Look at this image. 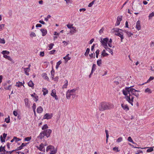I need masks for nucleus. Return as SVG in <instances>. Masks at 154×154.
<instances>
[{"label": "nucleus", "instance_id": "9d476101", "mask_svg": "<svg viewBox=\"0 0 154 154\" xmlns=\"http://www.w3.org/2000/svg\"><path fill=\"white\" fill-rule=\"evenodd\" d=\"M122 20V16H119L117 18V21L115 24L116 26H118L120 24L121 21Z\"/></svg>", "mask_w": 154, "mask_h": 154}, {"label": "nucleus", "instance_id": "de8ad7c7", "mask_svg": "<svg viewBox=\"0 0 154 154\" xmlns=\"http://www.w3.org/2000/svg\"><path fill=\"white\" fill-rule=\"evenodd\" d=\"M5 26V24H1L0 25V31H1L2 30L3 28H4Z\"/></svg>", "mask_w": 154, "mask_h": 154}, {"label": "nucleus", "instance_id": "79ce46f5", "mask_svg": "<svg viewBox=\"0 0 154 154\" xmlns=\"http://www.w3.org/2000/svg\"><path fill=\"white\" fill-rule=\"evenodd\" d=\"M96 65L95 64H94L93 65V66H92L91 70H92V71H94L96 69Z\"/></svg>", "mask_w": 154, "mask_h": 154}, {"label": "nucleus", "instance_id": "052dcab7", "mask_svg": "<svg viewBox=\"0 0 154 154\" xmlns=\"http://www.w3.org/2000/svg\"><path fill=\"white\" fill-rule=\"evenodd\" d=\"M143 151L141 150H139L137 151V152H136L135 154H139L140 153H142Z\"/></svg>", "mask_w": 154, "mask_h": 154}, {"label": "nucleus", "instance_id": "412c9836", "mask_svg": "<svg viewBox=\"0 0 154 154\" xmlns=\"http://www.w3.org/2000/svg\"><path fill=\"white\" fill-rule=\"evenodd\" d=\"M69 54H68L66 56L63 57V59L65 60L66 62L71 59V57H69Z\"/></svg>", "mask_w": 154, "mask_h": 154}, {"label": "nucleus", "instance_id": "2eb2a0df", "mask_svg": "<svg viewBox=\"0 0 154 154\" xmlns=\"http://www.w3.org/2000/svg\"><path fill=\"white\" fill-rule=\"evenodd\" d=\"M24 70L25 74L27 75H29V72L30 71V69L29 68H24Z\"/></svg>", "mask_w": 154, "mask_h": 154}, {"label": "nucleus", "instance_id": "393cba45", "mask_svg": "<svg viewBox=\"0 0 154 154\" xmlns=\"http://www.w3.org/2000/svg\"><path fill=\"white\" fill-rule=\"evenodd\" d=\"M65 84L63 85L62 88H67L68 85V82L67 80H66L64 82Z\"/></svg>", "mask_w": 154, "mask_h": 154}, {"label": "nucleus", "instance_id": "423d86ee", "mask_svg": "<svg viewBox=\"0 0 154 154\" xmlns=\"http://www.w3.org/2000/svg\"><path fill=\"white\" fill-rule=\"evenodd\" d=\"M46 146V144L45 145L44 143H42L39 145V146H36V147L40 151L45 152V149L44 147L45 146Z\"/></svg>", "mask_w": 154, "mask_h": 154}, {"label": "nucleus", "instance_id": "7ed1b4c3", "mask_svg": "<svg viewBox=\"0 0 154 154\" xmlns=\"http://www.w3.org/2000/svg\"><path fill=\"white\" fill-rule=\"evenodd\" d=\"M76 90L73 89L71 90H68L66 92V97L67 99H69L71 97L74 98L75 97V93Z\"/></svg>", "mask_w": 154, "mask_h": 154}, {"label": "nucleus", "instance_id": "f704fd0d", "mask_svg": "<svg viewBox=\"0 0 154 154\" xmlns=\"http://www.w3.org/2000/svg\"><path fill=\"white\" fill-rule=\"evenodd\" d=\"M154 147V146L152 147H149V149H148L147 151L146 152H151L153 150V148Z\"/></svg>", "mask_w": 154, "mask_h": 154}, {"label": "nucleus", "instance_id": "0eeeda50", "mask_svg": "<svg viewBox=\"0 0 154 154\" xmlns=\"http://www.w3.org/2000/svg\"><path fill=\"white\" fill-rule=\"evenodd\" d=\"M45 136L47 137H49L52 131L51 129H47L43 131Z\"/></svg>", "mask_w": 154, "mask_h": 154}, {"label": "nucleus", "instance_id": "b1692460", "mask_svg": "<svg viewBox=\"0 0 154 154\" xmlns=\"http://www.w3.org/2000/svg\"><path fill=\"white\" fill-rule=\"evenodd\" d=\"M42 91L43 92V95H45L48 93V91L46 88H43Z\"/></svg>", "mask_w": 154, "mask_h": 154}, {"label": "nucleus", "instance_id": "e2e57ef3", "mask_svg": "<svg viewBox=\"0 0 154 154\" xmlns=\"http://www.w3.org/2000/svg\"><path fill=\"white\" fill-rule=\"evenodd\" d=\"M14 151H15V150H13L11 151H7L6 152L8 154H11Z\"/></svg>", "mask_w": 154, "mask_h": 154}, {"label": "nucleus", "instance_id": "a18cd8bd", "mask_svg": "<svg viewBox=\"0 0 154 154\" xmlns=\"http://www.w3.org/2000/svg\"><path fill=\"white\" fill-rule=\"evenodd\" d=\"M73 24H68L66 25L67 27L69 29L72 28V27Z\"/></svg>", "mask_w": 154, "mask_h": 154}, {"label": "nucleus", "instance_id": "5fc2aeb1", "mask_svg": "<svg viewBox=\"0 0 154 154\" xmlns=\"http://www.w3.org/2000/svg\"><path fill=\"white\" fill-rule=\"evenodd\" d=\"M36 107V105L35 103H34L33 104L32 106V109H33V110H35Z\"/></svg>", "mask_w": 154, "mask_h": 154}, {"label": "nucleus", "instance_id": "3c124183", "mask_svg": "<svg viewBox=\"0 0 154 154\" xmlns=\"http://www.w3.org/2000/svg\"><path fill=\"white\" fill-rule=\"evenodd\" d=\"M23 147L21 145H20V146L18 147L15 150H20L23 149Z\"/></svg>", "mask_w": 154, "mask_h": 154}, {"label": "nucleus", "instance_id": "58836bf2", "mask_svg": "<svg viewBox=\"0 0 154 154\" xmlns=\"http://www.w3.org/2000/svg\"><path fill=\"white\" fill-rule=\"evenodd\" d=\"M5 147H3L2 146L0 147V152H5Z\"/></svg>", "mask_w": 154, "mask_h": 154}, {"label": "nucleus", "instance_id": "680f3d73", "mask_svg": "<svg viewBox=\"0 0 154 154\" xmlns=\"http://www.w3.org/2000/svg\"><path fill=\"white\" fill-rule=\"evenodd\" d=\"M89 56L91 58H92L94 57V58L95 57H94V53H91L89 54Z\"/></svg>", "mask_w": 154, "mask_h": 154}, {"label": "nucleus", "instance_id": "37998d69", "mask_svg": "<svg viewBox=\"0 0 154 154\" xmlns=\"http://www.w3.org/2000/svg\"><path fill=\"white\" fill-rule=\"evenodd\" d=\"M122 137H120L117 140L116 142L117 143H119L122 141Z\"/></svg>", "mask_w": 154, "mask_h": 154}, {"label": "nucleus", "instance_id": "f03ea898", "mask_svg": "<svg viewBox=\"0 0 154 154\" xmlns=\"http://www.w3.org/2000/svg\"><path fill=\"white\" fill-rule=\"evenodd\" d=\"M114 107V105L110 103L106 102L101 103L98 107L100 111H103L106 110L110 109Z\"/></svg>", "mask_w": 154, "mask_h": 154}, {"label": "nucleus", "instance_id": "72a5a7b5", "mask_svg": "<svg viewBox=\"0 0 154 154\" xmlns=\"http://www.w3.org/2000/svg\"><path fill=\"white\" fill-rule=\"evenodd\" d=\"M128 141L131 143L133 144H134V142L133 141V140L132 139V138L131 137H129L128 138Z\"/></svg>", "mask_w": 154, "mask_h": 154}, {"label": "nucleus", "instance_id": "4c0bfd02", "mask_svg": "<svg viewBox=\"0 0 154 154\" xmlns=\"http://www.w3.org/2000/svg\"><path fill=\"white\" fill-rule=\"evenodd\" d=\"M5 122L7 123H9L10 122V119L9 116H8L7 118L5 119Z\"/></svg>", "mask_w": 154, "mask_h": 154}, {"label": "nucleus", "instance_id": "09e8293b", "mask_svg": "<svg viewBox=\"0 0 154 154\" xmlns=\"http://www.w3.org/2000/svg\"><path fill=\"white\" fill-rule=\"evenodd\" d=\"M48 128V127L46 124L44 125L42 128V130H45Z\"/></svg>", "mask_w": 154, "mask_h": 154}, {"label": "nucleus", "instance_id": "f3484780", "mask_svg": "<svg viewBox=\"0 0 154 154\" xmlns=\"http://www.w3.org/2000/svg\"><path fill=\"white\" fill-rule=\"evenodd\" d=\"M104 48L106 50L109 51L112 55H113V50L112 49L108 48V46L105 47Z\"/></svg>", "mask_w": 154, "mask_h": 154}, {"label": "nucleus", "instance_id": "bb28decb", "mask_svg": "<svg viewBox=\"0 0 154 154\" xmlns=\"http://www.w3.org/2000/svg\"><path fill=\"white\" fill-rule=\"evenodd\" d=\"M45 136V134L43 132V131L42 132L40 133V134H39V137H40V139H42Z\"/></svg>", "mask_w": 154, "mask_h": 154}, {"label": "nucleus", "instance_id": "6ab92c4d", "mask_svg": "<svg viewBox=\"0 0 154 154\" xmlns=\"http://www.w3.org/2000/svg\"><path fill=\"white\" fill-rule=\"evenodd\" d=\"M43 111V109L42 107L39 106L38 107L37 109V112L38 113H41Z\"/></svg>", "mask_w": 154, "mask_h": 154}, {"label": "nucleus", "instance_id": "20e7f679", "mask_svg": "<svg viewBox=\"0 0 154 154\" xmlns=\"http://www.w3.org/2000/svg\"><path fill=\"white\" fill-rule=\"evenodd\" d=\"M46 150L47 152L50 151V154H55L57 152V150L55 149L54 147L52 145L48 146Z\"/></svg>", "mask_w": 154, "mask_h": 154}, {"label": "nucleus", "instance_id": "9b49d317", "mask_svg": "<svg viewBox=\"0 0 154 154\" xmlns=\"http://www.w3.org/2000/svg\"><path fill=\"white\" fill-rule=\"evenodd\" d=\"M53 116L52 114L46 113L44 116V119H51Z\"/></svg>", "mask_w": 154, "mask_h": 154}, {"label": "nucleus", "instance_id": "49530a36", "mask_svg": "<svg viewBox=\"0 0 154 154\" xmlns=\"http://www.w3.org/2000/svg\"><path fill=\"white\" fill-rule=\"evenodd\" d=\"M30 36L32 37H35L36 36V35L35 32H32L30 34Z\"/></svg>", "mask_w": 154, "mask_h": 154}, {"label": "nucleus", "instance_id": "bf43d9fd", "mask_svg": "<svg viewBox=\"0 0 154 154\" xmlns=\"http://www.w3.org/2000/svg\"><path fill=\"white\" fill-rule=\"evenodd\" d=\"M113 150L114 151H116V152H119V150L118 149V148L117 147H114L113 149Z\"/></svg>", "mask_w": 154, "mask_h": 154}, {"label": "nucleus", "instance_id": "69168bd1", "mask_svg": "<svg viewBox=\"0 0 154 154\" xmlns=\"http://www.w3.org/2000/svg\"><path fill=\"white\" fill-rule=\"evenodd\" d=\"M28 143H22V144L21 145L22 147H23L26 146Z\"/></svg>", "mask_w": 154, "mask_h": 154}, {"label": "nucleus", "instance_id": "aec40b11", "mask_svg": "<svg viewBox=\"0 0 154 154\" xmlns=\"http://www.w3.org/2000/svg\"><path fill=\"white\" fill-rule=\"evenodd\" d=\"M112 30H113L114 32H115L116 33H118V32H119L120 31H122V32L123 31V30H122V29H119V28H113Z\"/></svg>", "mask_w": 154, "mask_h": 154}, {"label": "nucleus", "instance_id": "774afa93", "mask_svg": "<svg viewBox=\"0 0 154 154\" xmlns=\"http://www.w3.org/2000/svg\"><path fill=\"white\" fill-rule=\"evenodd\" d=\"M13 114L15 116H17V111H14L13 112Z\"/></svg>", "mask_w": 154, "mask_h": 154}, {"label": "nucleus", "instance_id": "13d9d810", "mask_svg": "<svg viewBox=\"0 0 154 154\" xmlns=\"http://www.w3.org/2000/svg\"><path fill=\"white\" fill-rule=\"evenodd\" d=\"M55 51H56V50H52L51 51H50L49 52V54H54V53L55 52Z\"/></svg>", "mask_w": 154, "mask_h": 154}, {"label": "nucleus", "instance_id": "6e6d98bb", "mask_svg": "<svg viewBox=\"0 0 154 154\" xmlns=\"http://www.w3.org/2000/svg\"><path fill=\"white\" fill-rule=\"evenodd\" d=\"M0 139L1 141L2 142H4L5 141V139H4V138H3L2 136H0Z\"/></svg>", "mask_w": 154, "mask_h": 154}, {"label": "nucleus", "instance_id": "4d7b16f0", "mask_svg": "<svg viewBox=\"0 0 154 154\" xmlns=\"http://www.w3.org/2000/svg\"><path fill=\"white\" fill-rule=\"evenodd\" d=\"M34 98L35 99V102H37V101L38 100V97L37 95H35V97H34Z\"/></svg>", "mask_w": 154, "mask_h": 154}, {"label": "nucleus", "instance_id": "c9c22d12", "mask_svg": "<svg viewBox=\"0 0 154 154\" xmlns=\"http://www.w3.org/2000/svg\"><path fill=\"white\" fill-rule=\"evenodd\" d=\"M145 92L146 93H148L149 94L151 93H152L151 90L148 88H146L145 90Z\"/></svg>", "mask_w": 154, "mask_h": 154}, {"label": "nucleus", "instance_id": "a878e982", "mask_svg": "<svg viewBox=\"0 0 154 154\" xmlns=\"http://www.w3.org/2000/svg\"><path fill=\"white\" fill-rule=\"evenodd\" d=\"M28 85L29 87L32 88L33 87L34 84L32 81L31 80L28 82Z\"/></svg>", "mask_w": 154, "mask_h": 154}, {"label": "nucleus", "instance_id": "c85d7f7f", "mask_svg": "<svg viewBox=\"0 0 154 154\" xmlns=\"http://www.w3.org/2000/svg\"><path fill=\"white\" fill-rule=\"evenodd\" d=\"M42 76L45 79L48 80L49 79L48 77L47 76V74L46 73H43L42 75Z\"/></svg>", "mask_w": 154, "mask_h": 154}, {"label": "nucleus", "instance_id": "ea45409f", "mask_svg": "<svg viewBox=\"0 0 154 154\" xmlns=\"http://www.w3.org/2000/svg\"><path fill=\"white\" fill-rule=\"evenodd\" d=\"M154 16V12H152V13H150L149 16V19H150L152 17Z\"/></svg>", "mask_w": 154, "mask_h": 154}, {"label": "nucleus", "instance_id": "6e6552de", "mask_svg": "<svg viewBox=\"0 0 154 154\" xmlns=\"http://www.w3.org/2000/svg\"><path fill=\"white\" fill-rule=\"evenodd\" d=\"M24 101L26 106L29 108L30 106L31 102L29 101V99L27 98L25 99Z\"/></svg>", "mask_w": 154, "mask_h": 154}, {"label": "nucleus", "instance_id": "e433bc0d", "mask_svg": "<svg viewBox=\"0 0 154 154\" xmlns=\"http://www.w3.org/2000/svg\"><path fill=\"white\" fill-rule=\"evenodd\" d=\"M90 51V49L89 48H87L86 50V51L85 52V55L87 56L89 52Z\"/></svg>", "mask_w": 154, "mask_h": 154}, {"label": "nucleus", "instance_id": "dca6fc26", "mask_svg": "<svg viewBox=\"0 0 154 154\" xmlns=\"http://www.w3.org/2000/svg\"><path fill=\"white\" fill-rule=\"evenodd\" d=\"M123 32L125 33L128 37H131V35H133V34H132L131 32H128L126 30H123Z\"/></svg>", "mask_w": 154, "mask_h": 154}, {"label": "nucleus", "instance_id": "a211bd4d", "mask_svg": "<svg viewBox=\"0 0 154 154\" xmlns=\"http://www.w3.org/2000/svg\"><path fill=\"white\" fill-rule=\"evenodd\" d=\"M40 30L42 33V35L43 36H45L47 34V31L46 29H42Z\"/></svg>", "mask_w": 154, "mask_h": 154}, {"label": "nucleus", "instance_id": "1a4fd4ad", "mask_svg": "<svg viewBox=\"0 0 154 154\" xmlns=\"http://www.w3.org/2000/svg\"><path fill=\"white\" fill-rule=\"evenodd\" d=\"M115 35L121 38V42H122L123 39L124 38V37L122 32L121 31L119 32H118L117 33H116Z\"/></svg>", "mask_w": 154, "mask_h": 154}, {"label": "nucleus", "instance_id": "c03bdc74", "mask_svg": "<svg viewBox=\"0 0 154 154\" xmlns=\"http://www.w3.org/2000/svg\"><path fill=\"white\" fill-rule=\"evenodd\" d=\"M99 52H100V50L99 49L97 50L95 52L96 54V57L97 58H98V55L99 54Z\"/></svg>", "mask_w": 154, "mask_h": 154}, {"label": "nucleus", "instance_id": "39448f33", "mask_svg": "<svg viewBox=\"0 0 154 154\" xmlns=\"http://www.w3.org/2000/svg\"><path fill=\"white\" fill-rule=\"evenodd\" d=\"M109 40V39L107 38H104L103 39L102 38L101 39L100 42L104 48L107 46V43Z\"/></svg>", "mask_w": 154, "mask_h": 154}, {"label": "nucleus", "instance_id": "473e14b6", "mask_svg": "<svg viewBox=\"0 0 154 154\" xmlns=\"http://www.w3.org/2000/svg\"><path fill=\"white\" fill-rule=\"evenodd\" d=\"M56 90L55 89L52 90L51 94V95L52 97L55 95L56 94Z\"/></svg>", "mask_w": 154, "mask_h": 154}, {"label": "nucleus", "instance_id": "5701e85b", "mask_svg": "<svg viewBox=\"0 0 154 154\" xmlns=\"http://www.w3.org/2000/svg\"><path fill=\"white\" fill-rule=\"evenodd\" d=\"M101 55L103 57H107L108 55V54L106 52L105 50H103L102 52Z\"/></svg>", "mask_w": 154, "mask_h": 154}, {"label": "nucleus", "instance_id": "338daca9", "mask_svg": "<svg viewBox=\"0 0 154 154\" xmlns=\"http://www.w3.org/2000/svg\"><path fill=\"white\" fill-rule=\"evenodd\" d=\"M40 55L42 57L44 56V51L40 52Z\"/></svg>", "mask_w": 154, "mask_h": 154}, {"label": "nucleus", "instance_id": "f8f14e48", "mask_svg": "<svg viewBox=\"0 0 154 154\" xmlns=\"http://www.w3.org/2000/svg\"><path fill=\"white\" fill-rule=\"evenodd\" d=\"M122 107L123 108L124 110L126 111H128L129 110V108L127 104H122L121 105Z\"/></svg>", "mask_w": 154, "mask_h": 154}, {"label": "nucleus", "instance_id": "c756f323", "mask_svg": "<svg viewBox=\"0 0 154 154\" xmlns=\"http://www.w3.org/2000/svg\"><path fill=\"white\" fill-rule=\"evenodd\" d=\"M12 88V85H10L7 87L4 88V89L6 90H11Z\"/></svg>", "mask_w": 154, "mask_h": 154}, {"label": "nucleus", "instance_id": "ddd939ff", "mask_svg": "<svg viewBox=\"0 0 154 154\" xmlns=\"http://www.w3.org/2000/svg\"><path fill=\"white\" fill-rule=\"evenodd\" d=\"M136 28L138 31L141 29L140 22L139 20L137 21L136 22Z\"/></svg>", "mask_w": 154, "mask_h": 154}, {"label": "nucleus", "instance_id": "7c9ffc66", "mask_svg": "<svg viewBox=\"0 0 154 154\" xmlns=\"http://www.w3.org/2000/svg\"><path fill=\"white\" fill-rule=\"evenodd\" d=\"M97 64L99 66H101L102 61L101 60H98L97 62Z\"/></svg>", "mask_w": 154, "mask_h": 154}, {"label": "nucleus", "instance_id": "2f4dec72", "mask_svg": "<svg viewBox=\"0 0 154 154\" xmlns=\"http://www.w3.org/2000/svg\"><path fill=\"white\" fill-rule=\"evenodd\" d=\"M54 45V44L53 43H51L48 46V47L49 48L48 50H50L51 49L53 48V47Z\"/></svg>", "mask_w": 154, "mask_h": 154}, {"label": "nucleus", "instance_id": "0e129e2a", "mask_svg": "<svg viewBox=\"0 0 154 154\" xmlns=\"http://www.w3.org/2000/svg\"><path fill=\"white\" fill-rule=\"evenodd\" d=\"M14 139H15V141L16 143L18 141V138L17 137H16L14 136Z\"/></svg>", "mask_w": 154, "mask_h": 154}, {"label": "nucleus", "instance_id": "f257e3e1", "mask_svg": "<svg viewBox=\"0 0 154 154\" xmlns=\"http://www.w3.org/2000/svg\"><path fill=\"white\" fill-rule=\"evenodd\" d=\"M126 87L125 89L122 90L123 94L125 96V98L132 106H133V102L134 97V95L138 97L139 95L138 92L140 91L131 87Z\"/></svg>", "mask_w": 154, "mask_h": 154}, {"label": "nucleus", "instance_id": "cd10ccee", "mask_svg": "<svg viewBox=\"0 0 154 154\" xmlns=\"http://www.w3.org/2000/svg\"><path fill=\"white\" fill-rule=\"evenodd\" d=\"M2 53L4 55H8L10 54V52L7 51H3L2 52Z\"/></svg>", "mask_w": 154, "mask_h": 154}, {"label": "nucleus", "instance_id": "603ef678", "mask_svg": "<svg viewBox=\"0 0 154 154\" xmlns=\"http://www.w3.org/2000/svg\"><path fill=\"white\" fill-rule=\"evenodd\" d=\"M0 43L2 44H5V41L4 38L0 39Z\"/></svg>", "mask_w": 154, "mask_h": 154}, {"label": "nucleus", "instance_id": "4468645a", "mask_svg": "<svg viewBox=\"0 0 154 154\" xmlns=\"http://www.w3.org/2000/svg\"><path fill=\"white\" fill-rule=\"evenodd\" d=\"M24 84V82H23V83L22 82H20L18 81V82H17L16 83V84L15 85L16 86L18 87H20L22 86H23L24 87V86L23 85V84Z\"/></svg>", "mask_w": 154, "mask_h": 154}, {"label": "nucleus", "instance_id": "4be33fe9", "mask_svg": "<svg viewBox=\"0 0 154 154\" xmlns=\"http://www.w3.org/2000/svg\"><path fill=\"white\" fill-rule=\"evenodd\" d=\"M3 57L7 59H8V60H9V61H12V58L10 56H8L6 55H4Z\"/></svg>", "mask_w": 154, "mask_h": 154}, {"label": "nucleus", "instance_id": "864d4df0", "mask_svg": "<svg viewBox=\"0 0 154 154\" xmlns=\"http://www.w3.org/2000/svg\"><path fill=\"white\" fill-rule=\"evenodd\" d=\"M104 30V29L103 28H102L99 31V33L100 34H101L103 32V31Z\"/></svg>", "mask_w": 154, "mask_h": 154}, {"label": "nucleus", "instance_id": "a19ab883", "mask_svg": "<svg viewBox=\"0 0 154 154\" xmlns=\"http://www.w3.org/2000/svg\"><path fill=\"white\" fill-rule=\"evenodd\" d=\"M31 139V137H26L24 139V140L25 141H29Z\"/></svg>", "mask_w": 154, "mask_h": 154}, {"label": "nucleus", "instance_id": "8fccbe9b", "mask_svg": "<svg viewBox=\"0 0 154 154\" xmlns=\"http://www.w3.org/2000/svg\"><path fill=\"white\" fill-rule=\"evenodd\" d=\"M94 1H93L92 2L90 3L88 5V7H91L94 4Z\"/></svg>", "mask_w": 154, "mask_h": 154}]
</instances>
